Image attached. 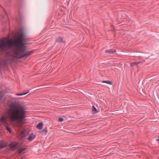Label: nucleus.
<instances>
[{
	"label": "nucleus",
	"mask_w": 159,
	"mask_h": 159,
	"mask_svg": "<svg viewBox=\"0 0 159 159\" xmlns=\"http://www.w3.org/2000/svg\"><path fill=\"white\" fill-rule=\"evenodd\" d=\"M35 136L34 135L32 134L30 135L28 138V139L30 141H32L33 139H34V138H35Z\"/></svg>",
	"instance_id": "obj_8"
},
{
	"label": "nucleus",
	"mask_w": 159,
	"mask_h": 159,
	"mask_svg": "<svg viewBox=\"0 0 159 159\" xmlns=\"http://www.w3.org/2000/svg\"><path fill=\"white\" fill-rule=\"evenodd\" d=\"M25 34L19 33L17 39L15 40L5 38L0 41V50L6 51L7 56H11L16 58H20L28 56L32 54V51L26 52L25 42H26Z\"/></svg>",
	"instance_id": "obj_1"
},
{
	"label": "nucleus",
	"mask_w": 159,
	"mask_h": 159,
	"mask_svg": "<svg viewBox=\"0 0 159 159\" xmlns=\"http://www.w3.org/2000/svg\"><path fill=\"white\" fill-rule=\"evenodd\" d=\"M25 148H23L22 149H19L18 151V153L19 154L21 153L22 152H23L25 150Z\"/></svg>",
	"instance_id": "obj_12"
},
{
	"label": "nucleus",
	"mask_w": 159,
	"mask_h": 159,
	"mask_svg": "<svg viewBox=\"0 0 159 159\" xmlns=\"http://www.w3.org/2000/svg\"><path fill=\"white\" fill-rule=\"evenodd\" d=\"M57 41L58 43H61L63 42V39L62 38L58 37L57 38Z\"/></svg>",
	"instance_id": "obj_10"
},
{
	"label": "nucleus",
	"mask_w": 159,
	"mask_h": 159,
	"mask_svg": "<svg viewBox=\"0 0 159 159\" xmlns=\"http://www.w3.org/2000/svg\"><path fill=\"white\" fill-rule=\"evenodd\" d=\"M29 92V91L27 90L26 92L25 93H17L16 95L17 96H22L24 95H25Z\"/></svg>",
	"instance_id": "obj_9"
},
{
	"label": "nucleus",
	"mask_w": 159,
	"mask_h": 159,
	"mask_svg": "<svg viewBox=\"0 0 159 159\" xmlns=\"http://www.w3.org/2000/svg\"><path fill=\"white\" fill-rule=\"evenodd\" d=\"M63 119L62 118H61V117H60L59 119H58V121H59V122H61L62 121H63Z\"/></svg>",
	"instance_id": "obj_14"
},
{
	"label": "nucleus",
	"mask_w": 159,
	"mask_h": 159,
	"mask_svg": "<svg viewBox=\"0 0 159 159\" xmlns=\"http://www.w3.org/2000/svg\"><path fill=\"white\" fill-rule=\"evenodd\" d=\"M43 125V123L42 122L39 123L37 125V128L39 129H41L42 128Z\"/></svg>",
	"instance_id": "obj_7"
},
{
	"label": "nucleus",
	"mask_w": 159,
	"mask_h": 159,
	"mask_svg": "<svg viewBox=\"0 0 159 159\" xmlns=\"http://www.w3.org/2000/svg\"><path fill=\"white\" fill-rule=\"evenodd\" d=\"M140 62H133L130 64V66H131L133 67L135 65H138Z\"/></svg>",
	"instance_id": "obj_11"
},
{
	"label": "nucleus",
	"mask_w": 159,
	"mask_h": 159,
	"mask_svg": "<svg viewBox=\"0 0 159 159\" xmlns=\"http://www.w3.org/2000/svg\"><path fill=\"white\" fill-rule=\"evenodd\" d=\"M6 129H7V130L9 132H11V130L10 129L8 126H7L6 127Z\"/></svg>",
	"instance_id": "obj_16"
},
{
	"label": "nucleus",
	"mask_w": 159,
	"mask_h": 159,
	"mask_svg": "<svg viewBox=\"0 0 159 159\" xmlns=\"http://www.w3.org/2000/svg\"><path fill=\"white\" fill-rule=\"evenodd\" d=\"M102 83H107V84H111L112 83L111 82L109 81H102Z\"/></svg>",
	"instance_id": "obj_13"
},
{
	"label": "nucleus",
	"mask_w": 159,
	"mask_h": 159,
	"mask_svg": "<svg viewBox=\"0 0 159 159\" xmlns=\"http://www.w3.org/2000/svg\"><path fill=\"white\" fill-rule=\"evenodd\" d=\"M26 135L25 131L24 130L20 132L19 137L21 139H22L25 137Z\"/></svg>",
	"instance_id": "obj_4"
},
{
	"label": "nucleus",
	"mask_w": 159,
	"mask_h": 159,
	"mask_svg": "<svg viewBox=\"0 0 159 159\" xmlns=\"http://www.w3.org/2000/svg\"><path fill=\"white\" fill-rule=\"evenodd\" d=\"M7 145V143L5 141L0 142V148H4Z\"/></svg>",
	"instance_id": "obj_5"
},
{
	"label": "nucleus",
	"mask_w": 159,
	"mask_h": 159,
	"mask_svg": "<svg viewBox=\"0 0 159 159\" xmlns=\"http://www.w3.org/2000/svg\"><path fill=\"white\" fill-rule=\"evenodd\" d=\"M26 109L23 106L17 103H12L9 106L7 112V115H4L0 118V122L6 124L7 119L11 122H19V126H22V122L25 117Z\"/></svg>",
	"instance_id": "obj_2"
},
{
	"label": "nucleus",
	"mask_w": 159,
	"mask_h": 159,
	"mask_svg": "<svg viewBox=\"0 0 159 159\" xmlns=\"http://www.w3.org/2000/svg\"><path fill=\"white\" fill-rule=\"evenodd\" d=\"M93 112H97L96 108L94 106H93Z\"/></svg>",
	"instance_id": "obj_15"
},
{
	"label": "nucleus",
	"mask_w": 159,
	"mask_h": 159,
	"mask_svg": "<svg viewBox=\"0 0 159 159\" xmlns=\"http://www.w3.org/2000/svg\"><path fill=\"white\" fill-rule=\"evenodd\" d=\"M10 148L12 150H14L19 148L20 146V144L16 142H13L9 145Z\"/></svg>",
	"instance_id": "obj_3"
},
{
	"label": "nucleus",
	"mask_w": 159,
	"mask_h": 159,
	"mask_svg": "<svg viewBox=\"0 0 159 159\" xmlns=\"http://www.w3.org/2000/svg\"><path fill=\"white\" fill-rule=\"evenodd\" d=\"M157 141H159V137H158V139H157Z\"/></svg>",
	"instance_id": "obj_17"
},
{
	"label": "nucleus",
	"mask_w": 159,
	"mask_h": 159,
	"mask_svg": "<svg viewBox=\"0 0 159 159\" xmlns=\"http://www.w3.org/2000/svg\"><path fill=\"white\" fill-rule=\"evenodd\" d=\"M105 52L107 53H114L116 52L115 50L110 49V50H105Z\"/></svg>",
	"instance_id": "obj_6"
}]
</instances>
